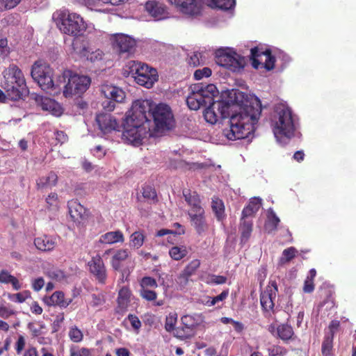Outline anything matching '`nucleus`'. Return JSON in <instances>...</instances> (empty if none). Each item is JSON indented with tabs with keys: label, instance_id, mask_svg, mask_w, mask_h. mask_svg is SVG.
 <instances>
[{
	"label": "nucleus",
	"instance_id": "nucleus-11",
	"mask_svg": "<svg viewBox=\"0 0 356 356\" xmlns=\"http://www.w3.org/2000/svg\"><path fill=\"white\" fill-rule=\"evenodd\" d=\"M153 117L155 124V128L157 130L170 129L173 122V114L170 107L165 104H159L156 105L153 109L150 108V111L147 113H149Z\"/></svg>",
	"mask_w": 356,
	"mask_h": 356
},
{
	"label": "nucleus",
	"instance_id": "nucleus-38",
	"mask_svg": "<svg viewBox=\"0 0 356 356\" xmlns=\"http://www.w3.org/2000/svg\"><path fill=\"white\" fill-rule=\"evenodd\" d=\"M47 208L50 210L57 211L60 207V200L56 193H51L46 197Z\"/></svg>",
	"mask_w": 356,
	"mask_h": 356
},
{
	"label": "nucleus",
	"instance_id": "nucleus-47",
	"mask_svg": "<svg viewBox=\"0 0 356 356\" xmlns=\"http://www.w3.org/2000/svg\"><path fill=\"white\" fill-rule=\"evenodd\" d=\"M212 71L209 67H205L202 69L196 70L194 72V79L196 80H200L204 77H209L211 75Z\"/></svg>",
	"mask_w": 356,
	"mask_h": 356
},
{
	"label": "nucleus",
	"instance_id": "nucleus-6",
	"mask_svg": "<svg viewBox=\"0 0 356 356\" xmlns=\"http://www.w3.org/2000/svg\"><path fill=\"white\" fill-rule=\"evenodd\" d=\"M217 92V88L213 84L192 85L186 98V104L191 110L197 111L202 106L211 104Z\"/></svg>",
	"mask_w": 356,
	"mask_h": 356
},
{
	"label": "nucleus",
	"instance_id": "nucleus-15",
	"mask_svg": "<svg viewBox=\"0 0 356 356\" xmlns=\"http://www.w3.org/2000/svg\"><path fill=\"white\" fill-rule=\"evenodd\" d=\"M181 326L178 327L174 332V336L180 339H190L194 335L198 322L195 316L191 315H184L181 318Z\"/></svg>",
	"mask_w": 356,
	"mask_h": 356
},
{
	"label": "nucleus",
	"instance_id": "nucleus-21",
	"mask_svg": "<svg viewBox=\"0 0 356 356\" xmlns=\"http://www.w3.org/2000/svg\"><path fill=\"white\" fill-rule=\"evenodd\" d=\"M145 10L152 17L157 20L164 19L168 15L166 6L163 3L155 0L147 1Z\"/></svg>",
	"mask_w": 356,
	"mask_h": 356
},
{
	"label": "nucleus",
	"instance_id": "nucleus-41",
	"mask_svg": "<svg viewBox=\"0 0 356 356\" xmlns=\"http://www.w3.org/2000/svg\"><path fill=\"white\" fill-rule=\"evenodd\" d=\"M238 229L241 233V242L242 243H246L252 231V224H240Z\"/></svg>",
	"mask_w": 356,
	"mask_h": 356
},
{
	"label": "nucleus",
	"instance_id": "nucleus-61",
	"mask_svg": "<svg viewBox=\"0 0 356 356\" xmlns=\"http://www.w3.org/2000/svg\"><path fill=\"white\" fill-rule=\"evenodd\" d=\"M266 215L267 218L266 222H280L279 217L277 216V214L275 213L273 209L269 208L266 211Z\"/></svg>",
	"mask_w": 356,
	"mask_h": 356
},
{
	"label": "nucleus",
	"instance_id": "nucleus-14",
	"mask_svg": "<svg viewBox=\"0 0 356 356\" xmlns=\"http://www.w3.org/2000/svg\"><path fill=\"white\" fill-rule=\"evenodd\" d=\"M250 58L254 69H258L261 65L268 71L275 67V58L269 49L263 50L257 47L252 48Z\"/></svg>",
	"mask_w": 356,
	"mask_h": 356
},
{
	"label": "nucleus",
	"instance_id": "nucleus-48",
	"mask_svg": "<svg viewBox=\"0 0 356 356\" xmlns=\"http://www.w3.org/2000/svg\"><path fill=\"white\" fill-rule=\"evenodd\" d=\"M229 295V289H226L222 291V293L213 298H209V300L207 302V305L209 306H213L220 301H222L227 298Z\"/></svg>",
	"mask_w": 356,
	"mask_h": 356
},
{
	"label": "nucleus",
	"instance_id": "nucleus-8",
	"mask_svg": "<svg viewBox=\"0 0 356 356\" xmlns=\"http://www.w3.org/2000/svg\"><path fill=\"white\" fill-rule=\"evenodd\" d=\"M53 74V69L41 61H35L32 65L31 75L43 90H49L59 86V84L54 83Z\"/></svg>",
	"mask_w": 356,
	"mask_h": 356
},
{
	"label": "nucleus",
	"instance_id": "nucleus-39",
	"mask_svg": "<svg viewBox=\"0 0 356 356\" xmlns=\"http://www.w3.org/2000/svg\"><path fill=\"white\" fill-rule=\"evenodd\" d=\"M187 253L188 251L186 248L184 246H174L169 251V254L171 258L176 261L180 260L184 257H186Z\"/></svg>",
	"mask_w": 356,
	"mask_h": 356
},
{
	"label": "nucleus",
	"instance_id": "nucleus-59",
	"mask_svg": "<svg viewBox=\"0 0 356 356\" xmlns=\"http://www.w3.org/2000/svg\"><path fill=\"white\" fill-rule=\"evenodd\" d=\"M296 253L297 250L294 247H290L283 251L282 255L285 257L286 261H289L296 257Z\"/></svg>",
	"mask_w": 356,
	"mask_h": 356
},
{
	"label": "nucleus",
	"instance_id": "nucleus-17",
	"mask_svg": "<svg viewBox=\"0 0 356 356\" xmlns=\"http://www.w3.org/2000/svg\"><path fill=\"white\" fill-rule=\"evenodd\" d=\"M278 291L275 281H270L265 291L261 292L260 302L264 310L268 312L274 307V300Z\"/></svg>",
	"mask_w": 356,
	"mask_h": 356
},
{
	"label": "nucleus",
	"instance_id": "nucleus-2",
	"mask_svg": "<svg viewBox=\"0 0 356 356\" xmlns=\"http://www.w3.org/2000/svg\"><path fill=\"white\" fill-rule=\"evenodd\" d=\"M150 111L148 100H136L131 106V114L126 116L123 126L122 138L134 146H139L147 135L151 134V121L148 120L147 112Z\"/></svg>",
	"mask_w": 356,
	"mask_h": 356
},
{
	"label": "nucleus",
	"instance_id": "nucleus-44",
	"mask_svg": "<svg viewBox=\"0 0 356 356\" xmlns=\"http://www.w3.org/2000/svg\"><path fill=\"white\" fill-rule=\"evenodd\" d=\"M227 282V277L222 275H210L207 277L206 282L209 284H222Z\"/></svg>",
	"mask_w": 356,
	"mask_h": 356
},
{
	"label": "nucleus",
	"instance_id": "nucleus-4",
	"mask_svg": "<svg viewBox=\"0 0 356 356\" xmlns=\"http://www.w3.org/2000/svg\"><path fill=\"white\" fill-rule=\"evenodd\" d=\"M53 19L60 31L70 36H81L87 29L83 18L67 9L57 10L54 13Z\"/></svg>",
	"mask_w": 356,
	"mask_h": 356
},
{
	"label": "nucleus",
	"instance_id": "nucleus-60",
	"mask_svg": "<svg viewBox=\"0 0 356 356\" xmlns=\"http://www.w3.org/2000/svg\"><path fill=\"white\" fill-rule=\"evenodd\" d=\"M44 285V280L42 277H38L32 280L31 286L35 291H40Z\"/></svg>",
	"mask_w": 356,
	"mask_h": 356
},
{
	"label": "nucleus",
	"instance_id": "nucleus-16",
	"mask_svg": "<svg viewBox=\"0 0 356 356\" xmlns=\"http://www.w3.org/2000/svg\"><path fill=\"white\" fill-rule=\"evenodd\" d=\"M90 273L95 280L102 284H104L107 280V270L104 261L99 256L92 257L88 262Z\"/></svg>",
	"mask_w": 356,
	"mask_h": 356
},
{
	"label": "nucleus",
	"instance_id": "nucleus-23",
	"mask_svg": "<svg viewBox=\"0 0 356 356\" xmlns=\"http://www.w3.org/2000/svg\"><path fill=\"white\" fill-rule=\"evenodd\" d=\"M131 291L127 287H122L118 293V305L115 309L116 314L123 315L128 309L130 302Z\"/></svg>",
	"mask_w": 356,
	"mask_h": 356
},
{
	"label": "nucleus",
	"instance_id": "nucleus-58",
	"mask_svg": "<svg viewBox=\"0 0 356 356\" xmlns=\"http://www.w3.org/2000/svg\"><path fill=\"white\" fill-rule=\"evenodd\" d=\"M104 303V300L103 298V296L102 295H97V294H92L91 295V300L90 302V305L92 307H97L99 306L102 305Z\"/></svg>",
	"mask_w": 356,
	"mask_h": 356
},
{
	"label": "nucleus",
	"instance_id": "nucleus-30",
	"mask_svg": "<svg viewBox=\"0 0 356 356\" xmlns=\"http://www.w3.org/2000/svg\"><path fill=\"white\" fill-rule=\"evenodd\" d=\"M34 244L36 248L41 251H50L55 246L54 242L47 236L35 238Z\"/></svg>",
	"mask_w": 356,
	"mask_h": 356
},
{
	"label": "nucleus",
	"instance_id": "nucleus-51",
	"mask_svg": "<svg viewBox=\"0 0 356 356\" xmlns=\"http://www.w3.org/2000/svg\"><path fill=\"white\" fill-rule=\"evenodd\" d=\"M10 54L6 38L0 39V59H4Z\"/></svg>",
	"mask_w": 356,
	"mask_h": 356
},
{
	"label": "nucleus",
	"instance_id": "nucleus-54",
	"mask_svg": "<svg viewBox=\"0 0 356 356\" xmlns=\"http://www.w3.org/2000/svg\"><path fill=\"white\" fill-rule=\"evenodd\" d=\"M71 71H65L61 75H59L56 79V81H54V83L59 84L58 87H54L51 90H56V89H60L61 85H63V86L66 84V79H69L70 76Z\"/></svg>",
	"mask_w": 356,
	"mask_h": 356
},
{
	"label": "nucleus",
	"instance_id": "nucleus-33",
	"mask_svg": "<svg viewBox=\"0 0 356 356\" xmlns=\"http://www.w3.org/2000/svg\"><path fill=\"white\" fill-rule=\"evenodd\" d=\"M72 48L74 51H76L79 54H83L85 56H87L88 59H90L91 61H95L97 60H101L103 56V51L97 49L95 52H92L90 54V55H88V48L83 47L82 49H79L78 47L76 46V40H74L72 42Z\"/></svg>",
	"mask_w": 356,
	"mask_h": 356
},
{
	"label": "nucleus",
	"instance_id": "nucleus-19",
	"mask_svg": "<svg viewBox=\"0 0 356 356\" xmlns=\"http://www.w3.org/2000/svg\"><path fill=\"white\" fill-rule=\"evenodd\" d=\"M67 207L70 216L74 222H81L88 219V211L77 200L68 201Z\"/></svg>",
	"mask_w": 356,
	"mask_h": 356
},
{
	"label": "nucleus",
	"instance_id": "nucleus-29",
	"mask_svg": "<svg viewBox=\"0 0 356 356\" xmlns=\"http://www.w3.org/2000/svg\"><path fill=\"white\" fill-rule=\"evenodd\" d=\"M207 4L212 8L228 10L234 8L235 0H207Z\"/></svg>",
	"mask_w": 356,
	"mask_h": 356
},
{
	"label": "nucleus",
	"instance_id": "nucleus-1",
	"mask_svg": "<svg viewBox=\"0 0 356 356\" xmlns=\"http://www.w3.org/2000/svg\"><path fill=\"white\" fill-rule=\"evenodd\" d=\"M261 113V104L257 97L252 102L242 101L239 111L230 116L229 127L223 130V134L230 140L248 138L254 132Z\"/></svg>",
	"mask_w": 356,
	"mask_h": 356
},
{
	"label": "nucleus",
	"instance_id": "nucleus-28",
	"mask_svg": "<svg viewBox=\"0 0 356 356\" xmlns=\"http://www.w3.org/2000/svg\"><path fill=\"white\" fill-rule=\"evenodd\" d=\"M124 236L120 231L109 232L101 236L99 242L106 244H112L118 242H123Z\"/></svg>",
	"mask_w": 356,
	"mask_h": 356
},
{
	"label": "nucleus",
	"instance_id": "nucleus-22",
	"mask_svg": "<svg viewBox=\"0 0 356 356\" xmlns=\"http://www.w3.org/2000/svg\"><path fill=\"white\" fill-rule=\"evenodd\" d=\"M262 207V199L259 197H251L243 208L241 220L253 218Z\"/></svg>",
	"mask_w": 356,
	"mask_h": 356
},
{
	"label": "nucleus",
	"instance_id": "nucleus-55",
	"mask_svg": "<svg viewBox=\"0 0 356 356\" xmlns=\"http://www.w3.org/2000/svg\"><path fill=\"white\" fill-rule=\"evenodd\" d=\"M203 63L202 54L199 52H195L188 59V64L193 67H197Z\"/></svg>",
	"mask_w": 356,
	"mask_h": 356
},
{
	"label": "nucleus",
	"instance_id": "nucleus-32",
	"mask_svg": "<svg viewBox=\"0 0 356 356\" xmlns=\"http://www.w3.org/2000/svg\"><path fill=\"white\" fill-rule=\"evenodd\" d=\"M70 302L71 300H67L65 299L64 293L62 291H55L49 298V302L48 304L58 305L60 307L65 308Z\"/></svg>",
	"mask_w": 356,
	"mask_h": 356
},
{
	"label": "nucleus",
	"instance_id": "nucleus-46",
	"mask_svg": "<svg viewBox=\"0 0 356 356\" xmlns=\"http://www.w3.org/2000/svg\"><path fill=\"white\" fill-rule=\"evenodd\" d=\"M139 293L140 296L147 301L154 300L157 297V294L154 291L148 289L140 288Z\"/></svg>",
	"mask_w": 356,
	"mask_h": 356
},
{
	"label": "nucleus",
	"instance_id": "nucleus-7",
	"mask_svg": "<svg viewBox=\"0 0 356 356\" xmlns=\"http://www.w3.org/2000/svg\"><path fill=\"white\" fill-rule=\"evenodd\" d=\"M275 127L273 132L278 139L282 137L291 138L294 135L295 124L291 110L284 104H278L275 108Z\"/></svg>",
	"mask_w": 356,
	"mask_h": 356
},
{
	"label": "nucleus",
	"instance_id": "nucleus-64",
	"mask_svg": "<svg viewBox=\"0 0 356 356\" xmlns=\"http://www.w3.org/2000/svg\"><path fill=\"white\" fill-rule=\"evenodd\" d=\"M13 275H10L7 270H2L0 272V282L9 284Z\"/></svg>",
	"mask_w": 356,
	"mask_h": 356
},
{
	"label": "nucleus",
	"instance_id": "nucleus-31",
	"mask_svg": "<svg viewBox=\"0 0 356 356\" xmlns=\"http://www.w3.org/2000/svg\"><path fill=\"white\" fill-rule=\"evenodd\" d=\"M209 104V106L204 111V118L207 122L215 124L220 117L216 108V106L213 104V101Z\"/></svg>",
	"mask_w": 356,
	"mask_h": 356
},
{
	"label": "nucleus",
	"instance_id": "nucleus-34",
	"mask_svg": "<svg viewBox=\"0 0 356 356\" xmlns=\"http://www.w3.org/2000/svg\"><path fill=\"white\" fill-rule=\"evenodd\" d=\"M276 333L277 336L284 341L291 339L294 334L293 327L287 323L281 324L277 326Z\"/></svg>",
	"mask_w": 356,
	"mask_h": 356
},
{
	"label": "nucleus",
	"instance_id": "nucleus-57",
	"mask_svg": "<svg viewBox=\"0 0 356 356\" xmlns=\"http://www.w3.org/2000/svg\"><path fill=\"white\" fill-rule=\"evenodd\" d=\"M64 314L63 313L59 314L56 316L55 320L52 323V333L57 332L60 327L62 323L64 321Z\"/></svg>",
	"mask_w": 356,
	"mask_h": 356
},
{
	"label": "nucleus",
	"instance_id": "nucleus-45",
	"mask_svg": "<svg viewBox=\"0 0 356 356\" xmlns=\"http://www.w3.org/2000/svg\"><path fill=\"white\" fill-rule=\"evenodd\" d=\"M35 101L41 106L43 111H48L50 104H53V99L49 97H45L40 95H37Z\"/></svg>",
	"mask_w": 356,
	"mask_h": 356
},
{
	"label": "nucleus",
	"instance_id": "nucleus-18",
	"mask_svg": "<svg viewBox=\"0 0 356 356\" xmlns=\"http://www.w3.org/2000/svg\"><path fill=\"white\" fill-rule=\"evenodd\" d=\"M96 122L99 129L104 134L111 132L112 131H119L120 124L116 119L110 114L102 113L97 115Z\"/></svg>",
	"mask_w": 356,
	"mask_h": 356
},
{
	"label": "nucleus",
	"instance_id": "nucleus-43",
	"mask_svg": "<svg viewBox=\"0 0 356 356\" xmlns=\"http://www.w3.org/2000/svg\"><path fill=\"white\" fill-rule=\"evenodd\" d=\"M69 337L74 342H80L83 339L82 332L76 326L71 327L69 332Z\"/></svg>",
	"mask_w": 356,
	"mask_h": 356
},
{
	"label": "nucleus",
	"instance_id": "nucleus-40",
	"mask_svg": "<svg viewBox=\"0 0 356 356\" xmlns=\"http://www.w3.org/2000/svg\"><path fill=\"white\" fill-rule=\"evenodd\" d=\"M144 242V236L139 232H134L130 236L129 245L131 248L138 249Z\"/></svg>",
	"mask_w": 356,
	"mask_h": 356
},
{
	"label": "nucleus",
	"instance_id": "nucleus-42",
	"mask_svg": "<svg viewBox=\"0 0 356 356\" xmlns=\"http://www.w3.org/2000/svg\"><path fill=\"white\" fill-rule=\"evenodd\" d=\"M200 266V261L199 259H194L186 266L183 272H184L186 275L191 276L195 273Z\"/></svg>",
	"mask_w": 356,
	"mask_h": 356
},
{
	"label": "nucleus",
	"instance_id": "nucleus-24",
	"mask_svg": "<svg viewBox=\"0 0 356 356\" xmlns=\"http://www.w3.org/2000/svg\"><path fill=\"white\" fill-rule=\"evenodd\" d=\"M101 92L105 98L112 99L115 102H122L125 97L124 92L113 86L103 85Z\"/></svg>",
	"mask_w": 356,
	"mask_h": 356
},
{
	"label": "nucleus",
	"instance_id": "nucleus-20",
	"mask_svg": "<svg viewBox=\"0 0 356 356\" xmlns=\"http://www.w3.org/2000/svg\"><path fill=\"white\" fill-rule=\"evenodd\" d=\"M183 13L196 15L200 13L198 0H168Z\"/></svg>",
	"mask_w": 356,
	"mask_h": 356
},
{
	"label": "nucleus",
	"instance_id": "nucleus-3",
	"mask_svg": "<svg viewBox=\"0 0 356 356\" xmlns=\"http://www.w3.org/2000/svg\"><path fill=\"white\" fill-rule=\"evenodd\" d=\"M2 88L8 97L14 101L22 99L29 93V88L22 71L16 65H10L4 71Z\"/></svg>",
	"mask_w": 356,
	"mask_h": 356
},
{
	"label": "nucleus",
	"instance_id": "nucleus-62",
	"mask_svg": "<svg viewBox=\"0 0 356 356\" xmlns=\"http://www.w3.org/2000/svg\"><path fill=\"white\" fill-rule=\"evenodd\" d=\"M127 318L130 321L131 325L134 330L138 331L140 328L141 322L136 316L134 314H129Z\"/></svg>",
	"mask_w": 356,
	"mask_h": 356
},
{
	"label": "nucleus",
	"instance_id": "nucleus-53",
	"mask_svg": "<svg viewBox=\"0 0 356 356\" xmlns=\"http://www.w3.org/2000/svg\"><path fill=\"white\" fill-rule=\"evenodd\" d=\"M47 111H49L51 114L56 117L60 116L63 112L61 106L54 99L53 104H50V106H49V109Z\"/></svg>",
	"mask_w": 356,
	"mask_h": 356
},
{
	"label": "nucleus",
	"instance_id": "nucleus-37",
	"mask_svg": "<svg viewBox=\"0 0 356 356\" xmlns=\"http://www.w3.org/2000/svg\"><path fill=\"white\" fill-rule=\"evenodd\" d=\"M333 348L332 336H325L322 343L321 353L323 356H332Z\"/></svg>",
	"mask_w": 356,
	"mask_h": 356
},
{
	"label": "nucleus",
	"instance_id": "nucleus-27",
	"mask_svg": "<svg viewBox=\"0 0 356 356\" xmlns=\"http://www.w3.org/2000/svg\"><path fill=\"white\" fill-rule=\"evenodd\" d=\"M211 209L218 221H222L225 217L223 201L218 197L211 198Z\"/></svg>",
	"mask_w": 356,
	"mask_h": 356
},
{
	"label": "nucleus",
	"instance_id": "nucleus-10",
	"mask_svg": "<svg viewBox=\"0 0 356 356\" xmlns=\"http://www.w3.org/2000/svg\"><path fill=\"white\" fill-rule=\"evenodd\" d=\"M91 83L88 76L72 74L68 79L67 83L64 86L63 95L65 97H72L74 95H81L89 88Z\"/></svg>",
	"mask_w": 356,
	"mask_h": 356
},
{
	"label": "nucleus",
	"instance_id": "nucleus-9",
	"mask_svg": "<svg viewBox=\"0 0 356 356\" xmlns=\"http://www.w3.org/2000/svg\"><path fill=\"white\" fill-rule=\"evenodd\" d=\"M216 62L233 72H239L245 65V58L230 49H219L216 53Z\"/></svg>",
	"mask_w": 356,
	"mask_h": 356
},
{
	"label": "nucleus",
	"instance_id": "nucleus-50",
	"mask_svg": "<svg viewBox=\"0 0 356 356\" xmlns=\"http://www.w3.org/2000/svg\"><path fill=\"white\" fill-rule=\"evenodd\" d=\"M177 322V316L176 315H171L170 314L168 316L165 318V329L167 332H172L173 330L175 331V324Z\"/></svg>",
	"mask_w": 356,
	"mask_h": 356
},
{
	"label": "nucleus",
	"instance_id": "nucleus-56",
	"mask_svg": "<svg viewBox=\"0 0 356 356\" xmlns=\"http://www.w3.org/2000/svg\"><path fill=\"white\" fill-rule=\"evenodd\" d=\"M16 311L3 305H0V317L2 318H8L10 316L16 314Z\"/></svg>",
	"mask_w": 356,
	"mask_h": 356
},
{
	"label": "nucleus",
	"instance_id": "nucleus-35",
	"mask_svg": "<svg viewBox=\"0 0 356 356\" xmlns=\"http://www.w3.org/2000/svg\"><path fill=\"white\" fill-rule=\"evenodd\" d=\"M213 104L216 107L220 118L225 119L229 116V111L231 105L228 102L225 101H218Z\"/></svg>",
	"mask_w": 356,
	"mask_h": 356
},
{
	"label": "nucleus",
	"instance_id": "nucleus-52",
	"mask_svg": "<svg viewBox=\"0 0 356 356\" xmlns=\"http://www.w3.org/2000/svg\"><path fill=\"white\" fill-rule=\"evenodd\" d=\"M158 286L156 281L151 277H144L140 282V288L147 289V287L156 288Z\"/></svg>",
	"mask_w": 356,
	"mask_h": 356
},
{
	"label": "nucleus",
	"instance_id": "nucleus-13",
	"mask_svg": "<svg viewBox=\"0 0 356 356\" xmlns=\"http://www.w3.org/2000/svg\"><path fill=\"white\" fill-rule=\"evenodd\" d=\"M183 195L187 204L191 207L188 211L191 220L195 222H202L204 220V210L201 206V200L197 193L189 189H184Z\"/></svg>",
	"mask_w": 356,
	"mask_h": 356
},
{
	"label": "nucleus",
	"instance_id": "nucleus-36",
	"mask_svg": "<svg viewBox=\"0 0 356 356\" xmlns=\"http://www.w3.org/2000/svg\"><path fill=\"white\" fill-rule=\"evenodd\" d=\"M142 197L149 203H154L157 201V195L155 189L148 185L143 186Z\"/></svg>",
	"mask_w": 356,
	"mask_h": 356
},
{
	"label": "nucleus",
	"instance_id": "nucleus-25",
	"mask_svg": "<svg viewBox=\"0 0 356 356\" xmlns=\"http://www.w3.org/2000/svg\"><path fill=\"white\" fill-rule=\"evenodd\" d=\"M130 252L127 249H120L113 255L111 260V267L114 270L120 271L124 275L125 270L122 269V262L124 261L129 256Z\"/></svg>",
	"mask_w": 356,
	"mask_h": 356
},
{
	"label": "nucleus",
	"instance_id": "nucleus-63",
	"mask_svg": "<svg viewBox=\"0 0 356 356\" xmlns=\"http://www.w3.org/2000/svg\"><path fill=\"white\" fill-rule=\"evenodd\" d=\"M314 289V282L309 277H307L304 282L303 291L307 293H312Z\"/></svg>",
	"mask_w": 356,
	"mask_h": 356
},
{
	"label": "nucleus",
	"instance_id": "nucleus-12",
	"mask_svg": "<svg viewBox=\"0 0 356 356\" xmlns=\"http://www.w3.org/2000/svg\"><path fill=\"white\" fill-rule=\"evenodd\" d=\"M113 50L119 56H129L134 52L136 41L134 38L123 33H115L110 38Z\"/></svg>",
	"mask_w": 356,
	"mask_h": 356
},
{
	"label": "nucleus",
	"instance_id": "nucleus-26",
	"mask_svg": "<svg viewBox=\"0 0 356 356\" xmlns=\"http://www.w3.org/2000/svg\"><path fill=\"white\" fill-rule=\"evenodd\" d=\"M58 182V175L54 171H50L44 176L40 177L36 181L38 189H47L55 186Z\"/></svg>",
	"mask_w": 356,
	"mask_h": 356
},
{
	"label": "nucleus",
	"instance_id": "nucleus-49",
	"mask_svg": "<svg viewBox=\"0 0 356 356\" xmlns=\"http://www.w3.org/2000/svg\"><path fill=\"white\" fill-rule=\"evenodd\" d=\"M31 296L29 291H24L21 293H17L10 296V299L14 302L22 303L24 302Z\"/></svg>",
	"mask_w": 356,
	"mask_h": 356
},
{
	"label": "nucleus",
	"instance_id": "nucleus-5",
	"mask_svg": "<svg viewBox=\"0 0 356 356\" xmlns=\"http://www.w3.org/2000/svg\"><path fill=\"white\" fill-rule=\"evenodd\" d=\"M124 71L134 78L138 85L147 88H152L159 78L155 68L137 60L129 61L125 65Z\"/></svg>",
	"mask_w": 356,
	"mask_h": 356
}]
</instances>
